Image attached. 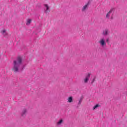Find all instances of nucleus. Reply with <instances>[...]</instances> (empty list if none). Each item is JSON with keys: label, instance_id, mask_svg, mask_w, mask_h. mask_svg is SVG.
I'll return each mask as SVG.
<instances>
[{"label": "nucleus", "instance_id": "12", "mask_svg": "<svg viewBox=\"0 0 127 127\" xmlns=\"http://www.w3.org/2000/svg\"><path fill=\"white\" fill-rule=\"evenodd\" d=\"M67 100H68V103H72V102H73V97L72 96H70L68 97Z\"/></svg>", "mask_w": 127, "mask_h": 127}, {"label": "nucleus", "instance_id": "5", "mask_svg": "<svg viewBox=\"0 0 127 127\" xmlns=\"http://www.w3.org/2000/svg\"><path fill=\"white\" fill-rule=\"evenodd\" d=\"M99 43H100V45L102 47H104V46H106V45H107V43H106V40L104 38L100 39V40L99 41Z\"/></svg>", "mask_w": 127, "mask_h": 127}, {"label": "nucleus", "instance_id": "18", "mask_svg": "<svg viewBox=\"0 0 127 127\" xmlns=\"http://www.w3.org/2000/svg\"><path fill=\"white\" fill-rule=\"evenodd\" d=\"M90 0L91 2L92 1V0Z\"/></svg>", "mask_w": 127, "mask_h": 127}, {"label": "nucleus", "instance_id": "15", "mask_svg": "<svg viewBox=\"0 0 127 127\" xmlns=\"http://www.w3.org/2000/svg\"><path fill=\"white\" fill-rule=\"evenodd\" d=\"M96 76H94V77L91 81V84H94V82H95V81H96Z\"/></svg>", "mask_w": 127, "mask_h": 127}, {"label": "nucleus", "instance_id": "16", "mask_svg": "<svg viewBox=\"0 0 127 127\" xmlns=\"http://www.w3.org/2000/svg\"><path fill=\"white\" fill-rule=\"evenodd\" d=\"M110 41V39L109 38H107L106 40V42H109Z\"/></svg>", "mask_w": 127, "mask_h": 127}, {"label": "nucleus", "instance_id": "10", "mask_svg": "<svg viewBox=\"0 0 127 127\" xmlns=\"http://www.w3.org/2000/svg\"><path fill=\"white\" fill-rule=\"evenodd\" d=\"M62 124H63V119H61V120H60L59 121V122H58L57 123L56 125H57V126H61V125H62Z\"/></svg>", "mask_w": 127, "mask_h": 127}, {"label": "nucleus", "instance_id": "17", "mask_svg": "<svg viewBox=\"0 0 127 127\" xmlns=\"http://www.w3.org/2000/svg\"><path fill=\"white\" fill-rule=\"evenodd\" d=\"M113 15H111V17H110V19H113Z\"/></svg>", "mask_w": 127, "mask_h": 127}, {"label": "nucleus", "instance_id": "3", "mask_svg": "<svg viewBox=\"0 0 127 127\" xmlns=\"http://www.w3.org/2000/svg\"><path fill=\"white\" fill-rule=\"evenodd\" d=\"M90 4H91V0H88V1L87 2V3L83 6L81 10L82 11H86V10H87V9H88V7H89V5H90Z\"/></svg>", "mask_w": 127, "mask_h": 127}, {"label": "nucleus", "instance_id": "14", "mask_svg": "<svg viewBox=\"0 0 127 127\" xmlns=\"http://www.w3.org/2000/svg\"><path fill=\"white\" fill-rule=\"evenodd\" d=\"M100 107V105L96 104L95 106H94L93 110H96V109H98Z\"/></svg>", "mask_w": 127, "mask_h": 127}, {"label": "nucleus", "instance_id": "2", "mask_svg": "<svg viewBox=\"0 0 127 127\" xmlns=\"http://www.w3.org/2000/svg\"><path fill=\"white\" fill-rule=\"evenodd\" d=\"M90 78H91V73H88L85 75V77L83 79L84 84H87V83L89 82V80H90Z\"/></svg>", "mask_w": 127, "mask_h": 127}, {"label": "nucleus", "instance_id": "9", "mask_svg": "<svg viewBox=\"0 0 127 127\" xmlns=\"http://www.w3.org/2000/svg\"><path fill=\"white\" fill-rule=\"evenodd\" d=\"M82 102H83V97H81L80 99L79 100V102L77 104V106L76 107V108L78 109V108H79V107H80V106H81V104H82Z\"/></svg>", "mask_w": 127, "mask_h": 127}, {"label": "nucleus", "instance_id": "4", "mask_svg": "<svg viewBox=\"0 0 127 127\" xmlns=\"http://www.w3.org/2000/svg\"><path fill=\"white\" fill-rule=\"evenodd\" d=\"M114 14V8L111 9L106 14V18L107 19H110L111 15Z\"/></svg>", "mask_w": 127, "mask_h": 127}, {"label": "nucleus", "instance_id": "7", "mask_svg": "<svg viewBox=\"0 0 127 127\" xmlns=\"http://www.w3.org/2000/svg\"><path fill=\"white\" fill-rule=\"evenodd\" d=\"M110 34V30L109 29H105L103 31L102 35L104 36H107Z\"/></svg>", "mask_w": 127, "mask_h": 127}, {"label": "nucleus", "instance_id": "13", "mask_svg": "<svg viewBox=\"0 0 127 127\" xmlns=\"http://www.w3.org/2000/svg\"><path fill=\"white\" fill-rule=\"evenodd\" d=\"M31 23V19H28L27 20L26 25H28L29 24H30Z\"/></svg>", "mask_w": 127, "mask_h": 127}, {"label": "nucleus", "instance_id": "11", "mask_svg": "<svg viewBox=\"0 0 127 127\" xmlns=\"http://www.w3.org/2000/svg\"><path fill=\"white\" fill-rule=\"evenodd\" d=\"M1 33L4 36H6V35H7V33H6V30L3 29L1 31Z\"/></svg>", "mask_w": 127, "mask_h": 127}, {"label": "nucleus", "instance_id": "8", "mask_svg": "<svg viewBox=\"0 0 127 127\" xmlns=\"http://www.w3.org/2000/svg\"><path fill=\"white\" fill-rule=\"evenodd\" d=\"M44 6L45 7V13H48V10H49V6L48 4H44Z\"/></svg>", "mask_w": 127, "mask_h": 127}, {"label": "nucleus", "instance_id": "1", "mask_svg": "<svg viewBox=\"0 0 127 127\" xmlns=\"http://www.w3.org/2000/svg\"><path fill=\"white\" fill-rule=\"evenodd\" d=\"M21 64H22V58L18 57L16 60L13 61L12 71L14 73H18L19 71H22L25 65H23L21 67Z\"/></svg>", "mask_w": 127, "mask_h": 127}, {"label": "nucleus", "instance_id": "6", "mask_svg": "<svg viewBox=\"0 0 127 127\" xmlns=\"http://www.w3.org/2000/svg\"><path fill=\"white\" fill-rule=\"evenodd\" d=\"M26 114H27V109L24 108L21 112V116H22V118H24L25 117H26Z\"/></svg>", "mask_w": 127, "mask_h": 127}]
</instances>
